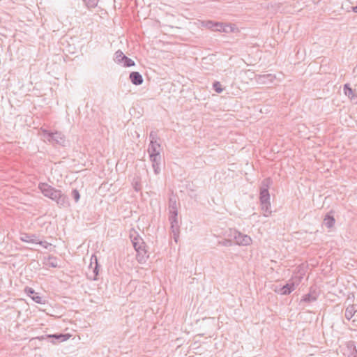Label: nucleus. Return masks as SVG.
I'll use <instances>...</instances> for the list:
<instances>
[{"label": "nucleus", "instance_id": "nucleus-37", "mask_svg": "<svg viewBox=\"0 0 357 357\" xmlns=\"http://www.w3.org/2000/svg\"><path fill=\"white\" fill-rule=\"evenodd\" d=\"M135 189L136 191H138L140 189V188H137V183H135Z\"/></svg>", "mask_w": 357, "mask_h": 357}, {"label": "nucleus", "instance_id": "nucleus-24", "mask_svg": "<svg viewBox=\"0 0 357 357\" xmlns=\"http://www.w3.org/2000/svg\"><path fill=\"white\" fill-rule=\"evenodd\" d=\"M88 8H93L97 6L99 0H83Z\"/></svg>", "mask_w": 357, "mask_h": 357}, {"label": "nucleus", "instance_id": "nucleus-8", "mask_svg": "<svg viewBox=\"0 0 357 357\" xmlns=\"http://www.w3.org/2000/svg\"><path fill=\"white\" fill-rule=\"evenodd\" d=\"M68 334H63V333H56L53 335H42L39 337L40 340H44L47 338L52 339L51 342L53 344H56V342H61L67 340L69 338Z\"/></svg>", "mask_w": 357, "mask_h": 357}, {"label": "nucleus", "instance_id": "nucleus-12", "mask_svg": "<svg viewBox=\"0 0 357 357\" xmlns=\"http://www.w3.org/2000/svg\"><path fill=\"white\" fill-rule=\"evenodd\" d=\"M344 92L351 101L354 102V103H357V94L350 87L349 84H345L344 85Z\"/></svg>", "mask_w": 357, "mask_h": 357}, {"label": "nucleus", "instance_id": "nucleus-23", "mask_svg": "<svg viewBox=\"0 0 357 357\" xmlns=\"http://www.w3.org/2000/svg\"><path fill=\"white\" fill-rule=\"evenodd\" d=\"M115 58L114 61L116 63L119 64H121L123 63V60L124 59L126 55L121 50H118L115 52Z\"/></svg>", "mask_w": 357, "mask_h": 357}, {"label": "nucleus", "instance_id": "nucleus-34", "mask_svg": "<svg viewBox=\"0 0 357 357\" xmlns=\"http://www.w3.org/2000/svg\"><path fill=\"white\" fill-rule=\"evenodd\" d=\"M218 244L222 245L223 246H231L232 245V241L231 240H225L223 241H219Z\"/></svg>", "mask_w": 357, "mask_h": 357}, {"label": "nucleus", "instance_id": "nucleus-5", "mask_svg": "<svg viewBox=\"0 0 357 357\" xmlns=\"http://www.w3.org/2000/svg\"><path fill=\"white\" fill-rule=\"evenodd\" d=\"M130 238L135 250H140L146 248V244L142 238L135 230L132 231L130 234Z\"/></svg>", "mask_w": 357, "mask_h": 357}, {"label": "nucleus", "instance_id": "nucleus-16", "mask_svg": "<svg viewBox=\"0 0 357 357\" xmlns=\"http://www.w3.org/2000/svg\"><path fill=\"white\" fill-rule=\"evenodd\" d=\"M37 236L35 234H22L20 236V240L23 242L26 243H36L37 242Z\"/></svg>", "mask_w": 357, "mask_h": 357}, {"label": "nucleus", "instance_id": "nucleus-10", "mask_svg": "<svg viewBox=\"0 0 357 357\" xmlns=\"http://www.w3.org/2000/svg\"><path fill=\"white\" fill-rule=\"evenodd\" d=\"M24 291L36 303H44V300L43 299V298L40 296L38 293L35 292L33 289L26 287L24 289Z\"/></svg>", "mask_w": 357, "mask_h": 357}, {"label": "nucleus", "instance_id": "nucleus-33", "mask_svg": "<svg viewBox=\"0 0 357 357\" xmlns=\"http://www.w3.org/2000/svg\"><path fill=\"white\" fill-rule=\"evenodd\" d=\"M36 244H39L41 246H43V248H47L49 246L51 245V244L47 241H40L38 239H37V242H36Z\"/></svg>", "mask_w": 357, "mask_h": 357}, {"label": "nucleus", "instance_id": "nucleus-4", "mask_svg": "<svg viewBox=\"0 0 357 357\" xmlns=\"http://www.w3.org/2000/svg\"><path fill=\"white\" fill-rule=\"evenodd\" d=\"M302 278V275L296 276L289 280L285 285L280 287L279 290H275V291L282 295H289L295 289L296 287L299 284Z\"/></svg>", "mask_w": 357, "mask_h": 357}, {"label": "nucleus", "instance_id": "nucleus-28", "mask_svg": "<svg viewBox=\"0 0 357 357\" xmlns=\"http://www.w3.org/2000/svg\"><path fill=\"white\" fill-rule=\"evenodd\" d=\"M123 66L125 67H131L135 66V62L131 59L128 58V56H125L124 59L123 60Z\"/></svg>", "mask_w": 357, "mask_h": 357}, {"label": "nucleus", "instance_id": "nucleus-18", "mask_svg": "<svg viewBox=\"0 0 357 357\" xmlns=\"http://www.w3.org/2000/svg\"><path fill=\"white\" fill-rule=\"evenodd\" d=\"M44 264L46 266L52 268H56L59 266L58 264V259L54 256H49L47 259H45Z\"/></svg>", "mask_w": 357, "mask_h": 357}, {"label": "nucleus", "instance_id": "nucleus-26", "mask_svg": "<svg viewBox=\"0 0 357 357\" xmlns=\"http://www.w3.org/2000/svg\"><path fill=\"white\" fill-rule=\"evenodd\" d=\"M169 220L171 225L178 224V213H169Z\"/></svg>", "mask_w": 357, "mask_h": 357}, {"label": "nucleus", "instance_id": "nucleus-7", "mask_svg": "<svg viewBox=\"0 0 357 357\" xmlns=\"http://www.w3.org/2000/svg\"><path fill=\"white\" fill-rule=\"evenodd\" d=\"M160 147L161 145L159 142H152V143L149 144V149H148V153L149 154V158H159L161 157L160 155Z\"/></svg>", "mask_w": 357, "mask_h": 357}, {"label": "nucleus", "instance_id": "nucleus-9", "mask_svg": "<svg viewBox=\"0 0 357 357\" xmlns=\"http://www.w3.org/2000/svg\"><path fill=\"white\" fill-rule=\"evenodd\" d=\"M275 79V76L272 74L259 75L256 76L257 82L261 84L272 83Z\"/></svg>", "mask_w": 357, "mask_h": 357}, {"label": "nucleus", "instance_id": "nucleus-32", "mask_svg": "<svg viewBox=\"0 0 357 357\" xmlns=\"http://www.w3.org/2000/svg\"><path fill=\"white\" fill-rule=\"evenodd\" d=\"M72 197L75 199V202H77L80 198V195L77 189H74L72 191Z\"/></svg>", "mask_w": 357, "mask_h": 357}, {"label": "nucleus", "instance_id": "nucleus-20", "mask_svg": "<svg viewBox=\"0 0 357 357\" xmlns=\"http://www.w3.org/2000/svg\"><path fill=\"white\" fill-rule=\"evenodd\" d=\"M202 26L208 29H211L212 31H215L216 29H217V26H218L219 25L217 24V22H213V21H211V20H208V21H204L202 22Z\"/></svg>", "mask_w": 357, "mask_h": 357}, {"label": "nucleus", "instance_id": "nucleus-21", "mask_svg": "<svg viewBox=\"0 0 357 357\" xmlns=\"http://www.w3.org/2000/svg\"><path fill=\"white\" fill-rule=\"evenodd\" d=\"M356 310H355L354 305H349L345 310V318L350 320L354 315Z\"/></svg>", "mask_w": 357, "mask_h": 357}, {"label": "nucleus", "instance_id": "nucleus-38", "mask_svg": "<svg viewBox=\"0 0 357 357\" xmlns=\"http://www.w3.org/2000/svg\"><path fill=\"white\" fill-rule=\"evenodd\" d=\"M354 357H357V356H354Z\"/></svg>", "mask_w": 357, "mask_h": 357}, {"label": "nucleus", "instance_id": "nucleus-30", "mask_svg": "<svg viewBox=\"0 0 357 357\" xmlns=\"http://www.w3.org/2000/svg\"><path fill=\"white\" fill-rule=\"evenodd\" d=\"M149 139L150 143H152V142L153 141L158 142V140L160 139L159 137H158L157 132L153 130L151 131L149 134Z\"/></svg>", "mask_w": 357, "mask_h": 357}, {"label": "nucleus", "instance_id": "nucleus-36", "mask_svg": "<svg viewBox=\"0 0 357 357\" xmlns=\"http://www.w3.org/2000/svg\"><path fill=\"white\" fill-rule=\"evenodd\" d=\"M352 10L354 13H357V5L356 6L352 7Z\"/></svg>", "mask_w": 357, "mask_h": 357}, {"label": "nucleus", "instance_id": "nucleus-2", "mask_svg": "<svg viewBox=\"0 0 357 357\" xmlns=\"http://www.w3.org/2000/svg\"><path fill=\"white\" fill-rule=\"evenodd\" d=\"M272 184L271 178H264L260 187L259 200L261 203V210L264 212L265 216H268L271 213L270 194L268 188Z\"/></svg>", "mask_w": 357, "mask_h": 357}, {"label": "nucleus", "instance_id": "nucleus-13", "mask_svg": "<svg viewBox=\"0 0 357 357\" xmlns=\"http://www.w3.org/2000/svg\"><path fill=\"white\" fill-rule=\"evenodd\" d=\"M129 78L131 82L135 85H140L143 83V77L139 72L133 71L130 73Z\"/></svg>", "mask_w": 357, "mask_h": 357}, {"label": "nucleus", "instance_id": "nucleus-22", "mask_svg": "<svg viewBox=\"0 0 357 357\" xmlns=\"http://www.w3.org/2000/svg\"><path fill=\"white\" fill-rule=\"evenodd\" d=\"M179 228L180 227L178 224L171 225V231L173 234L175 242H177L178 238Z\"/></svg>", "mask_w": 357, "mask_h": 357}, {"label": "nucleus", "instance_id": "nucleus-25", "mask_svg": "<svg viewBox=\"0 0 357 357\" xmlns=\"http://www.w3.org/2000/svg\"><path fill=\"white\" fill-rule=\"evenodd\" d=\"M348 348L351 350L350 354L351 357L357 356V349L354 342H349L348 343Z\"/></svg>", "mask_w": 357, "mask_h": 357}, {"label": "nucleus", "instance_id": "nucleus-6", "mask_svg": "<svg viewBox=\"0 0 357 357\" xmlns=\"http://www.w3.org/2000/svg\"><path fill=\"white\" fill-rule=\"evenodd\" d=\"M233 236L236 240V242L239 245H248L252 243V238L246 235L243 234L238 231H234Z\"/></svg>", "mask_w": 357, "mask_h": 357}, {"label": "nucleus", "instance_id": "nucleus-14", "mask_svg": "<svg viewBox=\"0 0 357 357\" xmlns=\"http://www.w3.org/2000/svg\"><path fill=\"white\" fill-rule=\"evenodd\" d=\"M335 223L333 211L327 213L324 218V224L327 228H332Z\"/></svg>", "mask_w": 357, "mask_h": 357}, {"label": "nucleus", "instance_id": "nucleus-11", "mask_svg": "<svg viewBox=\"0 0 357 357\" xmlns=\"http://www.w3.org/2000/svg\"><path fill=\"white\" fill-rule=\"evenodd\" d=\"M318 296H319L318 291L315 289H313L312 287H311L310 292L303 296L301 301H303L305 303H312V302L317 301Z\"/></svg>", "mask_w": 357, "mask_h": 357}, {"label": "nucleus", "instance_id": "nucleus-29", "mask_svg": "<svg viewBox=\"0 0 357 357\" xmlns=\"http://www.w3.org/2000/svg\"><path fill=\"white\" fill-rule=\"evenodd\" d=\"M95 260H96V266H95V267L93 269V273L94 275H93V277L91 279L93 280H97V276H98V273H99V265H98V264L97 262L96 257L95 258Z\"/></svg>", "mask_w": 357, "mask_h": 357}, {"label": "nucleus", "instance_id": "nucleus-35", "mask_svg": "<svg viewBox=\"0 0 357 357\" xmlns=\"http://www.w3.org/2000/svg\"><path fill=\"white\" fill-rule=\"evenodd\" d=\"M217 24L219 25L218 26H217V29L215 30V31H220L222 32V28L224 27V24L225 23H222V22H217Z\"/></svg>", "mask_w": 357, "mask_h": 357}, {"label": "nucleus", "instance_id": "nucleus-19", "mask_svg": "<svg viewBox=\"0 0 357 357\" xmlns=\"http://www.w3.org/2000/svg\"><path fill=\"white\" fill-rule=\"evenodd\" d=\"M150 160L152 162V167L153 168L155 174H159L160 172V162H161V157H159L157 158H155V159H154V158H150Z\"/></svg>", "mask_w": 357, "mask_h": 357}, {"label": "nucleus", "instance_id": "nucleus-17", "mask_svg": "<svg viewBox=\"0 0 357 357\" xmlns=\"http://www.w3.org/2000/svg\"><path fill=\"white\" fill-rule=\"evenodd\" d=\"M177 201L175 197H171L169 199V213H178Z\"/></svg>", "mask_w": 357, "mask_h": 357}, {"label": "nucleus", "instance_id": "nucleus-27", "mask_svg": "<svg viewBox=\"0 0 357 357\" xmlns=\"http://www.w3.org/2000/svg\"><path fill=\"white\" fill-rule=\"evenodd\" d=\"M213 89L215 92L218 93H220L223 91V88L222 87L220 82L218 81L213 82Z\"/></svg>", "mask_w": 357, "mask_h": 357}, {"label": "nucleus", "instance_id": "nucleus-3", "mask_svg": "<svg viewBox=\"0 0 357 357\" xmlns=\"http://www.w3.org/2000/svg\"><path fill=\"white\" fill-rule=\"evenodd\" d=\"M43 132L49 142L56 143L63 146H66V137L62 132L58 131L53 132L47 130H44Z\"/></svg>", "mask_w": 357, "mask_h": 357}, {"label": "nucleus", "instance_id": "nucleus-1", "mask_svg": "<svg viewBox=\"0 0 357 357\" xmlns=\"http://www.w3.org/2000/svg\"><path fill=\"white\" fill-rule=\"evenodd\" d=\"M38 189L45 197L55 201L58 205L61 206L68 205V197L61 190L55 189L46 183H40Z\"/></svg>", "mask_w": 357, "mask_h": 357}, {"label": "nucleus", "instance_id": "nucleus-31", "mask_svg": "<svg viewBox=\"0 0 357 357\" xmlns=\"http://www.w3.org/2000/svg\"><path fill=\"white\" fill-rule=\"evenodd\" d=\"M233 31H234V28L231 26V24L225 23L224 27L222 28V32L229 33V32H233Z\"/></svg>", "mask_w": 357, "mask_h": 357}, {"label": "nucleus", "instance_id": "nucleus-15", "mask_svg": "<svg viewBox=\"0 0 357 357\" xmlns=\"http://www.w3.org/2000/svg\"><path fill=\"white\" fill-rule=\"evenodd\" d=\"M136 252L137 260L141 264L146 262V259L149 258V255L147 254L146 248H142V250H136Z\"/></svg>", "mask_w": 357, "mask_h": 357}]
</instances>
